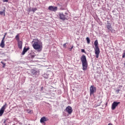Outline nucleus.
<instances>
[{
    "instance_id": "c756f323",
    "label": "nucleus",
    "mask_w": 125,
    "mask_h": 125,
    "mask_svg": "<svg viewBox=\"0 0 125 125\" xmlns=\"http://www.w3.org/2000/svg\"><path fill=\"white\" fill-rule=\"evenodd\" d=\"M6 122V120H5L4 121V124H5V122Z\"/></svg>"
},
{
    "instance_id": "4be33fe9",
    "label": "nucleus",
    "mask_w": 125,
    "mask_h": 125,
    "mask_svg": "<svg viewBox=\"0 0 125 125\" xmlns=\"http://www.w3.org/2000/svg\"><path fill=\"white\" fill-rule=\"evenodd\" d=\"M27 113H28L29 114H31V113H32V110H30V109H27Z\"/></svg>"
},
{
    "instance_id": "6ab92c4d",
    "label": "nucleus",
    "mask_w": 125,
    "mask_h": 125,
    "mask_svg": "<svg viewBox=\"0 0 125 125\" xmlns=\"http://www.w3.org/2000/svg\"><path fill=\"white\" fill-rule=\"evenodd\" d=\"M0 63L2 64V68H5L6 64L5 63L3 62H1Z\"/></svg>"
},
{
    "instance_id": "f03ea898",
    "label": "nucleus",
    "mask_w": 125,
    "mask_h": 125,
    "mask_svg": "<svg viewBox=\"0 0 125 125\" xmlns=\"http://www.w3.org/2000/svg\"><path fill=\"white\" fill-rule=\"evenodd\" d=\"M32 46L36 50H39L42 48V43L39 41H33Z\"/></svg>"
},
{
    "instance_id": "423d86ee",
    "label": "nucleus",
    "mask_w": 125,
    "mask_h": 125,
    "mask_svg": "<svg viewBox=\"0 0 125 125\" xmlns=\"http://www.w3.org/2000/svg\"><path fill=\"white\" fill-rule=\"evenodd\" d=\"M120 103V102H114L111 106L112 110H115V109H116V107H117Z\"/></svg>"
},
{
    "instance_id": "412c9836",
    "label": "nucleus",
    "mask_w": 125,
    "mask_h": 125,
    "mask_svg": "<svg viewBox=\"0 0 125 125\" xmlns=\"http://www.w3.org/2000/svg\"><path fill=\"white\" fill-rule=\"evenodd\" d=\"M66 44H67V43H64V44H63V48H66L67 47V45H66Z\"/></svg>"
},
{
    "instance_id": "ddd939ff",
    "label": "nucleus",
    "mask_w": 125,
    "mask_h": 125,
    "mask_svg": "<svg viewBox=\"0 0 125 125\" xmlns=\"http://www.w3.org/2000/svg\"><path fill=\"white\" fill-rule=\"evenodd\" d=\"M30 49V48L28 47L27 48H26L25 47H24L23 50L22 51V52L21 53L22 55H24L26 52L28 51Z\"/></svg>"
},
{
    "instance_id": "f8f14e48",
    "label": "nucleus",
    "mask_w": 125,
    "mask_h": 125,
    "mask_svg": "<svg viewBox=\"0 0 125 125\" xmlns=\"http://www.w3.org/2000/svg\"><path fill=\"white\" fill-rule=\"evenodd\" d=\"M47 121H48V119L47 118H45V117H43L41 119L40 123L42 124V123H44L45 122H47Z\"/></svg>"
},
{
    "instance_id": "dca6fc26",
    "label": "nucleus",
    "mask_w": 125,
    "mask_h": 125,
    "mask_svg": "<svg viewBox=\"0 0 125 125\" xmlns=\"http://www.w3.org/2000/svg\"><path fill=\"white\" fill-rule=\"evenodd\" d=\"M0 46L2 47V48H3V47H4V41H1V43L0 44Z\"/></svg>"
},
{
    "instance_id": "f257e3e1",
    "label": "nucleus",
    "mask_w": 125,
    "mask_h": 125,
    "mask_svg": "<svg viewBox=\"0 0 125 125\" xmlns=\"http://www.w3.org/2000/svg\"><path fill=\"white\" fill-rule=\"evenodd\" d=\"M94 45L95 54L96 55V58H98L100 54V49H99V47L98 46V41L96 40L94 42Z\"/></svg>"
},
{
    "instance_id": "a878e982",
    "label": "nucleus",
    "mask_w": 125,
    "mask_h": 125,
    "mask_svg": "<svg viewBox=\"0 0 125 125\" xmlns=\"http://www.w3.org/2000/svg\"><path fill=\"white\" fill-rule=\"evenodd\" d=\"M3 2H8V0H2Z\"/></svg>"
},
{
    "instance_id": "4468645a",
    "label": "nucleus",
    "mask_w": 125,
    "mask_h": 125,
    "mask_svg": "<svg viewBox=\"0 0 125 125\" xmlns=\"http://www.w3.org/2000/svg\"><path fill=\"white\" fill-rule=\"evenodd\" d=\"M18 44L19 48H20V49H21L23 42H22L21 41H19L18 42Z\"/></svg>"
},
{
    "instance_id": "aec40b11",
    "label": "nucleus",
    "mask_w": 125,
    "mask_h": 125,
    "mask_svg": "<svg viewBox=\"0 0 125 125\" xmlns=\"http://www.w3.org/2000/svg\"><path fill=\"white\" fill-rule=\"evenodd\" d=\"M37 73H38V71H37L35 70H32V73L33 74H34L35 75H36V74H37Z\"/></svg>"
},
{
    "instance_id": "1a4fd4ad",
    "label": "nucleus",
    "mask_w": 125,
    "mask_h": 125,
    "mask_svg": "<svg viewBox=\"0 0 125 125\" xmlns=\"http://www.w3.org/2000/svg\"><path fill=\"white\" fill-rule=\"evenodd\" d=\"M81 60L82 63H85V62H87V61H86V57H85V56H84V55H83L81 57Z\"/></svg>"
},
{
    "instance_id": "bb28decb",
    "label": "nucleus",
    "mask_w": 125,
    "mask_h": 125,
    "mask_svg": "<svg viewBox=\"0 0 125 125\" xmlns=\"http://www.w3.org/2000/svg\"><path fill=\"white\" fill-rule=\"evenodd\" d=\"M73 47H74V46H72L71 47V48H69L70 51H72V49H73Z\"/></svg>"
},
{
    "instance_id": "7ed1b4c3",
    "label": "nucleus",
    "mask_w": 125,
    "mask_h": 125,
    "mask_svg": "<svg viewBox=\"0 0 125 125\" xmlns=\"http://www.w3.org/2000/svg\"><path fill=\"white\" fill-rule=\"evenodd\" d=\"M96 92V87H94V85H91L90 87V95H94V93Z\"/></svg>"
},
{
    "instance_id": "20e7f679",
    "label": "nucleus",
    "mask_w": 125,
    "mask_h": 125,
    "mask_svg": "<svg viewBox=\"0 0 125 125\" xmlns=\"http://www.w3.org/2000/svg\"><path fill=\"white\" fill-rule=\"evenodd\" d=\"M6 106H7V104L5 103L0 109V116H1L3 113H4V110L6 109Z\"/></svg>"
},
{
    "instance_id": "6e6552de",
    "label": "nucleus",
    "mask_w": 125,
    "mask_h": 125,
    "mask_svg": "<svg viewBox=\"0 0 125 125\" xmlns=\"http://www.w3.org/2000/svg\"><path fill=\"white\" fill-rule=\"evenodd\" d=\"M108 25H106L107 29L108 30V32H111L113 33V31H115L113 28H112V26L111 24H110V23H107Z\"/></svg>"
},
{
    "instance_id": "5701e85b",
    "label": "nucleus",
    "mask_w": 125,
    "mask_h": 125,
    "mask_svg": "<svg viewBox=\"0 0 125 125\" xmlns=\"http://www.w3.org/2000/svg\"><path fill=\"white\" fill-rule=\"evenodd\" d=\"M32 11L33 12H35V11H37V8H32Z\"/></svg>"
},
{
    "instance_id": "f3484780",
    "label": "nucleus",
    "mask_w": 125,
    "mask_h": 125,
    "mask_svg": "<svg viewBox=\"0 0 125 125\" xmlns=\"http://www.w3.org/2000/svg\"><path fill=\"white\" fill-rule=\"evenodd\" d=\"M15 39L16 40V41L18 42H20V41L19 40V34H17L16 37H15Z\"/></svg>"
},
{
    "instance_id": "0eeeda50",
    "label": "nucleus",
    "mask_w": 125,
    "mask_h": 125,
    "mask_svg": "<svg viewBox=\"0 0 125 125\" xmlns=\"http://www.w3.org/2000/svg\"><path fill=\"white\" fill-rule=\"evenodd\" d=\"M59 15L61 20H62V21L66 20V16H65L63 13H59Z\"/></svg>"
},
{
    "instance_id": "cd10ccee",
    "label": "nucleus",
    "mask_w": 125,
    "mask_h": 125,
    "mask_svg": "<svg viewBox=\"0 0 125 125\" xmlns=\"http://www.w3.org/2000/svg\"><path fill=\"white\" fill-rule=\"evenodd\" d=\"M4 39H5V35L3 37L2 41H4Z\"/></svg>"
},
{
    "instance_id": "393cba45",
    "label": "nucleus",
    "mask_w": 125,
    "mask_h": 125,
    "mask_svg": "<svg viewBox=\"0 0 125 125\" xmlns=\"http://www.w3.org/2000/svg\"><path fill=\"white\" fill-rule=\"evenodd\" d=\"M120 91H121V90L120 89H117L116 90V93H119V92H120Z\"/></svg>"
},
{
    "instance_id": "a211bd4d",
    "label": "nucleus",
    "mask_w": 125,
    "mask_h": 125,
    "mask_svg": "<svg viewBox=\"0 0 125 125\" xmlns=\"http://www.w3.org/2000/svg\"><path fill=\"white\" fill-rule=\"evenodd\" d=\"M86 41H87V43H88V44H89V43H90V39H89V38L87 37L86 38Z\"/></svg>"
},
{
    "instance_id": "9b49d317",
    "label": "nucleus",
    "mask_w": 125,
    "mask_h": 125,
    "mask_svg": "<svg viewBox=\"0 0 125 125\" xmlns=\"http://www.w3.org/2000/svg\"><path fill=\"white\" fill-rule=\"evenodd\" d=\"M82 65H83V70L86 71V70L87 69V62H83Z\"/></svg>"
},
{
    "instance_id": "2eb2a0df",
    "label": "nucleus",
    "mask_w": 125,
    "mask_h": 125,
    "mask_svg": "<svg viewBox=\"0 0 125 125\" xmlns=\"http://www.w3.org/2000/svg\"><path fill=\"white\" fill-rule=\"evenodd\" d=\"M3 14L4 16H5V8H3L2 10H0V15H2Z\"/></svg>"
},
{
    "instance_id": "b1692460",
    "label": "nucleus",
    "mask_w": 125,
    "mask_h": 125,
    "mask_svg": "<svg viewBox=\"0 0 125 125\" xmlns=\"http://www.w3.org/2000/svg\"><path fill=\"white\" fill-rule=\"evenodd\" d=\"M81 52H83V53H85V51L84 50V49H81Z\"/></svg>"
},
{
    "instance_id": "39448f33",
    "label": "nucleus",
    "mask_w": 125,
    "mask_h": 125,
    "mask_svg": "<svg viewBox=\"0 0 125 125\" xmlns=\"http://www.w3.org/2000/svg\"><path fill=\"white\" fill-rule=\"evenodd\" d=\"M65 111L66 113H68L69 115H71L72 113H73V109H72V107L70 106H68L65 108Z\"/></svg>"
},
{
    "instance_id": "c85d7f7f",
    "label": "nucleus",
    "mask_w": 125,
    "mask_h": 125,
    "mask_svg": "<svg viewBox=\"0 0 125 125\" xmlns=\"http://www.w3.org/2000/svg\"><path fill=\"white\" fill-rule=\"evenodd\" d=\"M42 89H43V87H41V90H42Z\"/></svg>"
},
{
    "instance_id": "9d476101",
    "label": "nucleus",
    "mask_w": 125,
    "mask_h": 125,
    "mask_svg": "<svg viewBox=\"0 0 125 125\" xmlns=\"http://www.w3.org/2000/svg\"><path fill=\"white\" fill-rule=\"evenodd\" d=\"M49 10H51V11H56L57 10V7L50 6L48 7Z\"/></svg>"
}]
</instances>
